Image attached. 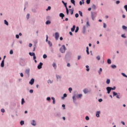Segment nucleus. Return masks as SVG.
Masks as SVG:
<instances>
[{
    "instance_id": "obj_46",
    "label": "nucleus",
    "mask_w": 127,
    "mask_h": 127,
    "mask_svg": "<svg viewBox=\"0 0 127 127\" xmlns=\"http://www.w3.org/2000/svg\"><path fill=\"white\" fill-rule=\"evenodd\" d=\"M46 42L48 41V35H46Z\"/></svg>"
},
{
    "instance_id": "obj_60",
    "label": "nucleus",
    "mask_w": 127,
    "mask_h": 127,
    "mask_svg": "<svg viewBox=\"0 0 127 127\" xmlns=\"http://www.w3.org/2000/svg\"><path fill=\"white\" fill-rule=\"evenodd\" d=\"M35 59H36V57L35 56V55L34 56H33V60H35Z\"/></svg>"
},
{
    "instance_id": "obj_23",
    "label": "nucleus",
    "mask_w": 127,
    "mask_h": 127,
    "mask_svg": "<svg viewBox=\"0 0 127 127\" xmlns=\"http://www.w3.org/2000/svg\"><path fill=\"white\" fill-rule=\"evenodd\" d=\"M66 8V14L68 15L69 14V10L68 9V8Z\"/></svg>"
},
{
    "instance_id": "obj_26",
    "label": "nucleus",
    "mask_w": 127,
    "mask_h": 127,
    "mask_svg": "<svg viewBox=\"0 0 127 127\" xmlns=\"http://www.w3.org/2000/svg\"><path fill=\"white\" fill-rule=\"evenodd\" d=\"M48 43L50 45V46H51L52 45V43H51V42H50V41H48Z\"/></svg>"
},
{
    "instance_id": "obj_31",
    "label": "nucleus",
    "mask_w": 127,
    "mask_h": 127,
    "mask_svg": "<svg viewBox=\"0 0 127 127\" xmlns=\"http://www.w3.org/2000/svg\"><path fill=\"white\" fill-rule=\"evenodd\" d=\"M4 24H6V25H8V22L6 21V20H4Z\"/></svg>"
},
{
    "instance_id": "obj_10",
    "label": "nucleus",
    "mask_w": 127,
    "mask_h": 127,
    "mask_svg": "<svg viewBox=\"0 0 127 127\" xmlns=\"http://www.w3.org/2000/svg\"><path fill=\"white\" fill-rule=\"evenodd\" d=\"M31 125L32 126H36V122H35V121L33 120L32 122L31 123Z\"/></svg>"
},
{
    "instance_id": "obj_42",
    "label": "nucleus",
    "mask_w": 127,
    "mask_h": 127,
    "mask_svg": "<svg viewBox=\"0 0 127 127\" xmlns=\"http://www.w3.org/2000/svg\"><path fill=\"white\" fill-rule=\"evenodd\" d=\"M85 120H86V121H89V120H90V119L89 118V117L88 116H86Z\"/></svg>"
},
{
    "instance_id": "obj_51",
    "label": "nucleus",
    "mask_w": 127,
    "mask_h": 127,
    "mask_svg": "<svg viewBox=\"0 0 127 127\" xmlns=\"http://www.w3.org/2000/svg\"><path fill=\"white\" fill-rule=\"evenodd\" d=\"M98 101H99L100 103H101V102H103V99H99L98 100Z\"/></svg>"
},
{
    "instance_id": "obj_32",
    "label": "nucleus",
    "mask_w": 127,
    "mask_h": 127,
    "mask_svg": "<svg viewBox=\"0 0 127 127\" xmlns=\"http://www.w3.org/2000/svg\"><path fill=\"white\" fill-rule=\"evenodd\" d=\"M53 66L55 68V69H56V64L54 63L53 64Z\"/></svg>"
},
{
    "instance_id": "obj_16",
    "label": "nucleus",
    "mask_w": 127,
    "mask_h": 127,
    "mask_svg": "<svg viewBox=\"0 0 127 127\" xmlns=\"http://www.w3.org/2000/svg\"><path fill=\"white\" fill-rule=\"evenodd\" d=\"M29 54L30 56H34L35 55L34 53H29Z\"/></svg>"
},
{
    "instance_id": "obj_55",
    "label": "nucleus",
    "mask_w": 127,
    "mask_h": 127,
    "mask_svg": "<svg viewBox=\"0 0 127 127\" xmlns=\"http://www.w3.org/2000/svg\"><path fill=\"white\" fill-rule=\"evenodd\" d=\"M30 94H32V93H33V90L31 89V90H30Z\"/></svg>"
},
{
    "instance_id": "obj_17",
    "label": "nucleus",
    "mask_w": 127,
    "mask_h": 127,
    "mask_svg": "<svg viewBox=\"0 0 127 127\" xmlns=\"http://www.w3.org/2000/svg\"><path fill=\"white\" fill-rule=\"evenodd\" d=\"M107 63L108 64H111L112 63V61H111V59H109L107 60Z\"/></svg>"
},
{
    "instance_id": "obj_20",
    "label": "nucleus",
    "mask_w": 127,
    "mask_h": 127,
    "mask_svg": "<svg viewBox=\"0 0 127 127\" xmlns=\"http://www.w3.org/2000/svg\"><path fill=\"white\" fill-rule=\"evenodd\" d=\"M71 3L75 5V0H70Z\"/></svg>"
},
{
    "instance_id": "obj_25",
    "label": "nucleus",
    "mask_w": 127,
    "mask_h": 127,
    "mask_svg": "<svg viewBox=\"0 0 127 127\" xmlns=\"http://www.w3.org/2000/svg\"><path fill=\"white\" fill-rule=\"evenodd\" d=\"M78 31H79V27H76V29L75 31V32L77 33V32H78Z\"/></svg>"
},
{
    "instance_id": "obj_59",
    "label": "nucleus",
    "mask_w": 127,
    "mask_h": 127,
    "mask_svg": "<svg viewBox=\"0 0 127 127\" xmlns=\"http://www.w3.org/2000/svg\"><path fill=\"white\" fill-rule=\"evenodd\" d=\"M48 83H50V84H51V83H52V82L51 81V80H49L48 81Z\"/></svg>"
},
{
    "instance_id": "obj_63",
    "label": "nucleus",
    "mask_w": 127,
    "mask_h": 127,
    "mask_svg": "<svg viewBox=\"0 0 127 127\" xmlns=\"http://www.w3.org/2000/svg\"><path fill=\"white\" fill-rule=\"evenodd\" d=\"M122 37H124V38H126V36H125V34L122 35Z\"/></svg>"
},
{
    "instance_id": "obj_34",
    "label": "nucleus",
    "mask_w": 127,
    "mask_h": 127,
    "mask_svg": "<svg viewBox=\"0 0 127 127\" xmlns=\"http://www.w3.org/2000/svg\"><path fill=\"white\" fill-rule=\"evenodd\" d=\"M123 29H124V30H127V26H123Z\"/></svg>"
},
{
    "instance_id": "obj_52",
    "label": "nucleus",
    "mask_w": 127,
    "mask_h": 127,
    "mask_svg": "<svg viewBox=\"0 0 127 127\" xmlns=\"http://www.w3.org/2000/svg\"><path fill=\"white\" fill-rule=\"evenodd\" d=\"M86 25H87V26H90V24H89V21H87V22H86Z\"/></svg>"
},
{
    "instance_id": "obj_22",
    "label": "nucleus",
    "mask_w": 127,
    "mask_h": 127,
    "mask_svg": "<svg viewBox=\"0 0 127 127\" xmlns=\"http://www.w3.org/2000/svg\"><path fill=\"white\" fill-rule=\"evenodd\" d=\"M111 82V80L109 79H107V81H106V83L107 84H110V83Z\"/></svg>"
},
{
    "instance_id": "obj_2",
    "label": "nucleus",
    "mask_w": 127,
    "mask_h": 127,
    "mask_svg": "<svg viewBox=\"0 0 127 127\" xmlns=\"http://www.w3.org/2000/svg\"><path fill=\"white\" fill-rule=\"evenodd\" d=\"M115 96H116V98H117V99H120V94L117 93L115 92H113V97H115Z\"/></svg>"
},
{
    "instance_id": "obj_3",
    "label": "nucleus",
    "mask_w": 127,
    "mask_h": 127,
    "mask_svg": "<svg viewBox=\"0 0 127 127\" xmlns=\"http://www.w3.org/2000/svg\"><path fill=\"white\" fill-rule=\"evenodd\" d=\"M106 90L107 91L108 94H110L111 93V91H112V87H107L106 88Z\"/></svg>"
},
{
    "instance_id": "obj_6",
    "label": "nucleus",
    "mask_w": 127,
    "mask_h": 127,
    "mask_svg": "<svg viewBox=\"0 0 127 127\" xmlns=\"http://www.w3.org/2000/svg\"><path fill=\"white\" fill-rule=\"evenodd\" d=\"M29 84H30V85H33V84H34V79L32 78L29 81Z\"/></svg>"
},
{
    "instance_id": "obj_37",
    "label": "nucleus",
    "mask_w": 127,
    "mask_h": 127,
    "mask_svg": "<svg viewBox=\"0 0 127 127\" xmlns=\"http://www.w3.org/2000/svg\"><path fill=\"white\" fill-rule=\"evenodd\" d=\"M9 54H13V51H12V50H11L9 52Z\"/></svg>"
},
{
    "instance_id": "obj_9",
    "label": "nucleus",
    "mask_w": 127,
    "mask_h": 127,
    "mask_svg": "<svg viewBox=\"0 0 127 127\" xmlns=\"http://www.w3.org/2000/svg\"><path fill=\"white\" fill-rule=\"evenodd\" d=\"M75 28H76V26L73 25L72 28H71V31L73 32L75 31Z\"/></svg>"
},
{
    "instance_id": "obj_57",
    "label": "nucleus",
    "mask_w": 127,
    "mask_h": 127,
    "mask_svg": "<svg viewBox=\"0 0 127 127\" xmlns=\"http://www.w3.org/2000/svg\"><path fill=\"white\" fill-rule=\"evenodd\" d=\"M78 60H80V59H81V56H78V58H77Z\"/></svg>"
},
{
    "instance_id": "obj_50",
    "label": "nucleus",
    "mask_w": 127,
    "mask_h": 127,
    "mask_svg": "<svg viewBox=\"0 0 127 127\" xmlns=\"http://www.w3.org/2000/svg\"><path fill=\"white\" fill-rule=\"evenodd\" d=\"M16 38L18 39V38H19V35H16Z\"/></svg>"
},
{
    "instance_id": "obj_18",
    "label": "nucleus",
    "mask_w": 127,
    "mask_h": 127,
    "mask_svg": "<svg viewBox=\"0 0 127 127\" xmlns=\"http://www.w3.org/2000/svg\"><path fill=\"white\" fill-rule=\"evenodd\" d=\"M111 67L113 69H116L117 68V66L115 64H113L111 65Z\"/></svg>"
},
{
    "instance_id": "obj_11",
    "label": "nucleus",
    "mask_w": 127,
    "mask_h": 127,
    "mask_svg": "<svg viewBox=\"0 0 127 127\" xmlns=\"http://www.w3.org/2000/svg\"><path fill=\"white\" fill-rule=\"evenodd\" d=\"M60 16L61 17H62V19H63V17H64V16H65V15H64V14H63V13H61L60 14Z\"/></svg>"
},
{
    "instance_id": "obj_44",
    "label": "nucleus",
    "mask_w": 127,
    "mask_h": 127,
    "mask_svg": "<svg viewBox=\"0 0 127 127\" xmlns=\"http://www.w3.org/2000/svg\"><path fill=\"white\" fill-rule=\"evenodd\" d=\"M64 6H65V8H67V3H64Z\"/></svg>"
},
{
    "instance_id": "obj_61",
    "label": "nucleus",
    "mask_w": 127,
    "mask_h": 127,
    "mask_svg": "<svg viewBox=\"0 0 127 127\" xmlns=\"http://www.w3.org/2000/svg\"><path fill=\"white\" fill-rule=\"evenodd\" d=\"M47 101H50V100H51L50 97H47Z\"/></svg>"
},
{
    "instance_id": "obj_38",
    "label": "nucleus",
    "mask_w": 127,
    "mask_h": 127,
    "mask_svg": "<svg viewBox=\"0 0 127 127\" xmlns=\"http://www.w3.org/2000/svg\"><path fill=\"white\" fill-rule=\"evenodd\" d=\"M50 9H51V7L50 6H49L46 10H50Z\"/></svg>"
},
{
    "instance_id": "obj_48",
    "label": "nucleus",
    "mask_w": 127,
    "mask_h": 127,
    "mask_svg": "<svg viewBox=\"0 0 127 127\" xmlns=\"http://www.w3.org/2000/svg\"><path fill=\"white\" fill-rule=\"evenodd\" d=\"M120 2H121L120 1V0H117V1H116V4H119V3H120Z\"/></svg>"
},
{
    "instance_id": "obj_8",
    "label": "nucleus",
    "mask_w": 127,
    "mask_h": 127,
    "mask_svg": "<svg viewBox=\"0 0 127 127\" xmlns=\"http://www.w3.org/2000/svg\"><path fill=\"white\" fill-rule=\"evenodd\" d=\"M1 67H4V60H3L1 63Z\"/></svg>"
},
{
    "instance_id": "obj_4",
    "label": "nucleus",
    "mask_w": 127,
    "mask_h": 127,
    "mask_svg": "<svg viewBox=\"0 0 127 127\" xmlns=\"http://www.w3.org/2000/svg\"><path fill=\"white\" fill-rule=\"evenodd\" d=\"M59 33L58 32H56L55 33V39H56V40H58L59 38Z\"/></svg>"
},
{
    "instance_id": "obj_35",
    "label": "nucleus",
    "mask_w": 127,
    "mask_h": 127,
    "mask_svg": "<svg viewBox=\"0 0 127 127\" xmlns=\"http://www.w3.org/2000/svg\"><path fill=\"white\" fill-rule=\"evenodd\" d=\"M90 1L91 0H86V3H87V4H89Z\"/></svg>"
},
{
    "instance_id": "obj_28",
    "label": "nucleus",
    "mask_w": 127,
    "mask_h": 127,
    "mask_svg": "<svg viewBox=\"0 0 127 127\" xmlns=\"http://www.w3.org/2000/svg\"><path fill=\"white\" fill-rule=\"evenodd\" d=\"M20 125H21V126H23V125H24V121H21L20 122Z\"/></svg>"
},
{
    "instance_id": "obj_29",
    "label": "nucleus",
    "mask_w": 127,
    "mask_h": 127,
    "mask_svg": "<svg viewBox=\"0 0 127 127\" xmlns=\"http://www.w3.org/2000/svg\"><path fill=\"white\" fill-rule=\"evenodd\" d=\"M96 59L98 61L99 60H101V58L100 57V56H98L97 57H96Z\"/></svg>"
},
{
    "instance_id": "obj_36",
    "label": "nucleus",
    "mask_w": 127,
    "mask_h": 127,
    "mask_svg": "<svg viewBox=\"0 0 127 127\" xmlns=\"http://www.w3.org/2000/svg\"><path fill=\"white\" fill-rule=\"evenodd\" d=\"M122 75H123V76H124V77H126V78H127V75H126V74L122 73Z\"/></svg>"
},
{
    "instance_id": "obj_27",
    "label": "nucleus",
    "mask_w": 127,
    "mask_h": 127,
    "mask_svg": "<svg viewBox=\"0 0 127 127\" xmlns=\"http://www.w3.org/2000/svg\"><path fill=\"white\" fill-rule=\"evenodd\" d=\"M103 71V69H102V68H100L99 69V71L98 72L99 73V75H101V72H102Z\"/></svg>"
},
{
    "instance_id": "obj_64",
    "label": "nucleus",
    "mask_w": 127,
    "mask_h": 127,
    "mask_svg": "<svg viewBox=\"0 0 127 127\" xmlns=\"http://www.w3.org/2000/svg\"><path fill=\"white\" fill-rule=\"evenodd\" d=\"M20 76H21V77H23V73H20Z\"/></svg>"
},
{
    "instance_id": "obj_14",
    "label": "nucleus",
    "mask_w": 127,
    "mask_h": 127,
    "mask_svg": "<svg viewBox=\"0 0 127 127\" xmlns=\"http://www.w3.org/2000/svg\"><path fill=\"white\" fill-rule=\"evenodd\" d=\"M86 53L88 55H89V54H90V53L89 52V47H86Z\"/></svg>"
},
{
    "instance_id": "obj_53",
    "label": "nucleus",
    "mask_w": 127,
    "mask_h": 127,
    "mask_svg": "<svg viewBox=\"0 0 127 127\" xmlns=\"http://www.w3.org/2000/svg\"><path fill=\"white\" fill-rule=\"evenodd\" d=\"M103 27H104V28H106V27H107V25H106V24L104 23Z\"/></svg>"
},
{
    "instance_id": "obj_58",
    "label": "nucleus",
    "mask_w": 127,
    "mask_h": 127,
    "mask_svg": "<svg viewBox=\"0 0 127 127\" xmlns=\"http://www.w3.org/2000/svg\"><path fill=\"white\" fill-rule=\"evenodd\" d=\"M57 79H60V78H61V77L59 75H57Z\"/></svg>"
},
{
    "instance_id": "obj_21",
    "label": "nucleus",
    "mask_w": 127,
    "mask_h": 127,
    "mask_svg": "<svg viewBox=\"0 0 127 127\" xmlns=\"http://www.w3.org/2000/svg\"><path fill=\"white\" fill-rule=\"evenodd\" d=\"M79 14L80 15V16H83V13H82V11H79Z\"/></svg>"
},
{
    "instance_id": "obj_13",
    "label": "nucleus",
    "mask_w": 127,
    "mask_h": 127,
    "mask_svg": "<svg viewBox=\"0 0 127 127\" xmlns=\"http://www.w3.org/2000/svg\"><path fill=\"white\" fill-rule=\"evenodd\" d=\"M30 71V69L29 68L25 70V73L26 74H29Z\"/></svg>"
},
{
    "instance_id": "obj_33",
    "label": "nucleus",
    "mask_w": 127,
    "mask_h": 127,
    "mask_svg": "<svg viewBox=\"0 0 127 127\" xmlns=\"http://www.w3.org/2000/svg\"><path fill=\"white\" fill-rule=\"evenodd\" d=\"M91 17H92L93 20H94V19H95V16H94L93 14H91Z\"/></svg>"
},
{
    "instance_id": "obj_39",
    "label": "nucleus",
    "mask_w": 127,
    "mask_h": 127,
    "mask_svg": "<svg viewBox=\"0 0 127 127\" xmlns=\"http://www.w3.org/2000/svg\"><path fill=\"white\" fill-rule=\"evenodd\" d=\"M69 10H71V14H73V12H74V9H69Z\"/></svg>"
},
{
    "instance_id": "obj_43",
    "label": "nucleus",
    "mask_w": 127,
    "mask_h": 127,
    "mask_svg": "<svg viewBox=\"0 0 127 127\" xmlns=\"http://www.w3.org/2000/svg\"><path fill=\"white\" fill-rule=\"evenodd\" d=\"M75 17H79V14H78V13H76L75 14Z\"/></svg>"
},
{
    "instance_id": "obj_15",
    "label": "nucleus",
    "mask_w": 127,
    "mask_h": 127,
    "mask_svg": "<svg viewBox=\"0 0 127 127\" xmlns=\"http://www.w3.org/2000/svg\"><path fill=\"white\" fill-rule=\"evenodd\" d=\"M86 68H87L86 71L87 72H89L90 71V68H89V65H86Z\"/></svg>"
},
{
    "instance_id": "obj_54",
    "label": "nucleus",
    "mask_w": 127,
    "mask_h": 127,
    "mask_svg": "<svg viewBox=\"0 0 127 127\" xmlns=\"http://www.w3.org/2000/svg\"><path fill=\"white\" fill-rule=\"evenodd\" d=\"M1 112L2 113H4V109H1Z\"/></svg>"
},
{
    "instance_id": "obj_30",
    "label": "nucleus",
    "mask_w": 127,
    "mask_h": 127,
    "mask_svg": "<svg viewBox=\"0 0 127 127\" xmlns=\"http://www.w3.org/2000/svg\"><path fill=\"white\" fill-rule=\"evenodd\" d=\"M44 59H46V58H47V55L44 54L43 56Z\"/></svg>"
},
{
    "instance_id": "obj_41",
    "label": "nucleus",
    "mask_w": 127,
    "mask_h": 127,
    "mask_svg": "<svg viewBox=\"0 0 127 127\" xmlns=\"http://www.w3.org/2000/svg\"><path fill=\"white\" fill-rule=\"evenodd\" d=\"M83 96V95H82V94H78V98H81V97H82V96Z\"/></svg>"
},
{
    "instance_id": "obj_1",
    "label": "nucleus",
    "mask_w": 127,
    "mask_h": 127,
    "mask_svg": "<svg viewBox=\"0 0 127 127\" xmlns=\"http://www.w3.org/2000/svg\"><path fill=\"white\" fill-rule=\"evenodd\" d=\"M60 50L62 53H64L65 51H66V48L65 47V45H63L60 48Z\"/></svg>"
},
{
    "instance_id": "obj_5",
    "label": "nucleus",
    "mask_w": 127,
    "mask_h": 127,
    "mask_svg": "<svg viewBox=\"0 0 127 127\" xmlns=\"http://www.w3.org/2000/svg\"><path fill=\"white\" fill-rule=\"evenodd\" d=\"M43 65V63H40L39 65H38L37 68L38 69H41L42 68V65Z\"/></svg>"
},
{
    "instance_id": "obj_62",
    "label": "nucleus",
    "mask_w": 127,
    "mask_h": 127,
    "mask_svg": "<svg viewBox=\"0 0 127 127\" xmlns=\"http://www.w3.org/2000/svg\"><path fill=\"white\" fill-rule=\"evenodd\" d=\"M29 47H32V44L30 43L29 45Z\"/></svg>"
},
{
    "instance_id": "obj_56",
    "label": "nucleus",
    "mask_w": 127,
    "mask_h": 127,
    "mask_svg": "<svg viewBox=\"0 0 127 127\" xmlns=\"http://www.w3.org/2000/svg\"><path fill=\"white\" fill-rule=\"evenodd\" d=\"M66 97H67V94H66V93H64V98H66Z\"/></svg>"
},
{
    "instance_id": "obj_12",
    "label": "nucleus",
    "mask_w": 127,
    "mask_h": 127,
    "mask_svg": "<svg viewBox=\"0 0 127 127\" xmlns=\"http://www.w3.org/2000/svg\"><path fill=\"white\" fill-rule=\"evenodd\" d=\"M88 89H87L86 88L84 89L83 90V93H84V94H87V93H88Z\"/></svg>"
},
{
    "instance_id": "obj_47",
    "label": "nucleus",
    "mask_w": 127,
    "mask_h": 127,
    "mask_svg": "<svg viewBox=\"0 0 127 127\" xmlns=\"http://www.w3.org/2000/svg\"><path fill=\"white\" fill-rule=\"evenodd\" d=\"M35 48H36V45H35L34 46L33 51H35Z\"/></svg>"
},
{
    "instance_id": "obj_7",
    "label": "nucleus",
    "mask_w": 127,
    "mask_h": 127,
    "mask_svg": "<svg viewBox=\"0 0 127 127\" xmlns=\"http://www.w3.org/2000/svg\"><path fill=\"white\" fill-rule=\"evenodd\" d=\"M100 114H101V112L100 111H97L96 112V116L97 118H100Z\"/></svg>"
},
{
    "instance_id": "obj_19",
    "label": "nucleus",
    "mask_w": 127,
    "mask_h": 127,
    "mask_svg": "<svg viewBox=\"0 0 127 127\" xmlns=\"http://www.w3.org/2000/svg\"><path fill=\"white\" fill-rule=\"evenodd\" d=\"M51 23V21H50V20H48L46 22V24L48 25V24H50Z\"/></svg>"
},
{
    "instance_id": "obj_45",
    "label": "nucleus",
    "mask_w": 127,
    "mask_h": 127,
    "mask_svg": "<svg viewBox=\"0 0 127 127\" xmlns=\"http://www.w3.org/2000/svg\"><path fill=\"white\" fill-rule=\"evenodd\" d=\"M68 90H69V92L71 93V91H72V88L69 87V88H68Z\"/></svg>"
},
{
    "instance_id": "obj_40",
    "label": "nucleus",
    "mask_w": 127,
    "mask_h": 127,
    "mask_svg": "<svg viewBox=\"0 0 127 127\" xmlns=\"http://www.w3.org/2000/svg\"><path fill=\"white\" fill-rule=\"evenodd\" d=\"M124 8L126 9V11L127 12V5H125L124 6Z\"/></svg>"
},
{
    "instance_id": "obj_24",
    "label": "nucleus",
    "mask_w": 127,
    "mask_h": 127,
    "mask_svg": "<svg viewBox=\"0 0 127 127\" xmlns=\"http://www.w3.org/2000/svg\"><path fill=\"white\" fill-rule=\"evenodd\" d=\"M24 104V99L22 98L21 99V105H23Z\"/></svg>"
},
{
    "instance_id": "obj_49",
    "label": "nucleus",
    "mask_w": 127,
    "mask_h": 127,
    "mask_svg": "<svg viewBox=\"0 0 127 127\" xmlns=\"http://www.w3.org/2000/svg\"><path fill=\"white\" fill-rule=\"evenodd\" d=\"M116 90V86H114V87H111V90Z\"/></svg>"
}]
</instances>
